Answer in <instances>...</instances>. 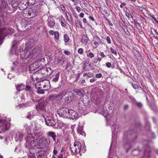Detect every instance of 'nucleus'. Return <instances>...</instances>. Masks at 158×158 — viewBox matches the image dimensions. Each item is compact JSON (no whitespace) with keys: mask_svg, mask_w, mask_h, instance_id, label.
<instances>
[{"mask_svg":"<svg viewBox=\"0 0 158 158\" xmlns=\"http://www.w3.org/2000/svg\"><path fill=\"white\" fill-rule=\"evenodd\" d=\"M20 52H24L21 55V62L22 63L26 64L36 58L40 54L41 50L40 47L33 48L30 44H27L23 49L21 47L19 48Z\"/></svg>","mask_w":158,"mask_h":158,"instance_id":"f257e3e1","label":"nucleus"},{"mask_svg":"<svg viewBox=\"0 0 158 158\" xmlns=\"http://www.w3.org/2000/svg\"><path fill=\"white\" fill-rule=\"evenodd\" d=\"M20 52H24L21 55V62L22 63L26 64L36 58L40 54L41 50L40 47L33 48L30 44H27L23 49L21 47L19 48Z\"/></svg>","mask_w":158,"mask_h":158,"instance_id":"f03ea898","label":"nucleus"},{"mask_svg":"<svg viewBox=\"0 0 158 158\" xmlns=\"http://www.w3.org/2000/svg\"><path fill=\"white\" fill-rule=\"evenodd\" d=\"M38 9L37 6H34L29 8L27 11L24 12L23 15L26 18H34L38 14Z\"/></svg>","mask_w":158,"mask_h":158,"instance_id":"7ed1b4c3","label":"nucleus"},{"mask_svg":"<svg viewBox=\"0 0 158 158\" xmlns=\"http://www.w3.org/2000/svg\"><path fill=\"white\" fill-rule=\"evenodd\" d=\"M2 6L1 10H0V16L3 17L4 16V13L2 11L9 13H11L15 11L11 6H8L7 2L2 1Z\"/></svg>","mask_w":158,"mask_h":158,"instance_id":"20e7f679","label":"nucleus"},{"mask_svg":"<svg viewBox=\"0 0 158 158\" xmlns=\"http://www.w3.org/2000/svg\"><path fill=\"white\" fill-rule=\"evenodd\" d=\"M134 132L131 130L125 131L124 132L123 136V140L125 142V144L124 145V148L126 149V152H127L131 148V144L129 142H126L130 138L131 135L133 134Z\"/></svg>","mask_w":158,"mask_h":158,"instance_id":"39448f33","label":"nucleus"},{"mask_svg":"<svg viewBox=\"0 0 158 158\" xmlns=\"http://www.w3.org/2000/svg\"><path fill=\"white\" fill-rule=\"evenodd\" d=\"M14 29L7 28L6 29H0V45L2 43V40L7 35H11L14 32Z\"/></svg>","mask_w":158,"mask_h":158,"instance_id":"423d86ee","label":"nucleus"},{"mask_svg":"<svg viewBox=\"0 0 158 158\" xmlns=\"http://www.w3.org/2000/svg\"><path fill=\"white\" fill-rule=\"evenodd\" d=\"M50 70V68H48V69H43L39 70L38 71H36L32 75V79L33 81H41V79L42 78L40 77V73L42 74L43 73L44 74L46 73L45 72H48V70Z\"/></svg>","mask_w":158,"mask_h":158,"instance_id":"0eeeda50","label":"nucleus"},{"mask_svg":"<svg viewBox=\"0 0 158 158\" xmlns=\"http://www.w3.org/2000/svg\"><path fill=\"white\" fill-rule=\"evenodd\" d=\"M38 139L39 143L37 146L39 148V149H43L44 148H48L49 144L50 143L49 139L45 138H42Z\"/></svg>","mask_w":158,"mask_h":158,"instance_id":"6e6552de","label":"nucleus"},{"mask_svg":"<svg viewBox=\"0 0 158 158\" xmlns=\"http://www.w3.org/2000/svg\"><path fill=\"white\" fill-rule=\"evenodd\" d=\"M74 94L71 92L66 93L61 97L62 101L65 104L69 103L74 98Z\"/></svg>","mask_w":158,"mask_h":158,"instance_id":"1a4fd4ad","label":"nucleus"},{"mask_svg":"<svg viewBox=\"0 0 158 158\" xmlns=\"http://www.w3.org/2000/svg\"><path fill=\"white\" fill-rule=\"evenodd\" d=\"M81 148V144L79 141L74 142L73 145L71 148L72 152L75 154H77L80 152Z\"/></svg>","mask_w":158,"mask_h":158,"instance_id":"9d476101","label":"nucleus"},{"mask_svg":"<svg viewBox=\"0 0 158 158\" xmlns=\"http://www.w3.org/2000/svg\"><path fill=\"white\" fill-rule=\"evenodd\" d=\"M69 110L66 107L60 108L57 111L58 114L61 117L67 118Z\"/></svg>","mask_w":158,"mask_h":158,"instance_id":"9b49d317","label":"nucleus"},{"mask_svg":"<svg viewBox=\"0 0 158 158\" xmlns=\"http://www.w3.org/2000/svg\"><path fill=\"white\" fill-rule=\"evenodd\" d=\"M78 115L77 112L72 109H69L67 118L72 120L77 119Z\"/></svg>","mask_w":158,"mask_h":158,"instance_id":"f8f14e48","label":"nucleus"},{"mask_svg":"<svg viewBox=\"0 0 158 158\" xmlns=\"http://www.w3.org/2000/svg\"><path fill=\"white\" fill-rule=\"evenodd\" d=\"M8 129L6 121L0 119V133L4 132Z\"/></svg>","mask_w":158,"mask_h":158,"instance_id":"ddd939ff","label":"nucleus"},{"mask_svg":"<svg viewBox=\"0 0 158 158\" xmlns=\"http://www.w3.org/2000/svg\"><path fill=\"white\" fill-rule=\"evenodd\" d=\"M90 102V100L88 98L81 97L79 99L78 104H82L87 106Z\"/></svg>","mask_w":158,"mask_h":158,"instance_id":"4468645a","label":"nucleus"},{"mask_svg":"<svg viewBox=\"0 0 158 158\" xmlns=\"http://www.w3.org/2000/svg\"><path fill=\"white\" fill-rule=\"evenodd\" d=\"M46 124L49 126H52L56 123V121L51 117H47L45 119Z\"/></svg>","mask_w":158,"mask_h":158,"instance_id":"2eb2a0df","label":"nucleus"},{"mask_svg":"<svg viewBox=\"0 0 158 158\" xmlns=\"http://www.w3.org/2000/svg\"><path fill=\"white\" fill-rule=\"evenodd\" d=\"M27 0H21L18 7L20 10H24L27 8L28 6Z\"/></svg>","mask_w":158,"mask_h":158,"instance_id":"dca6fc26","label":"nucleus"},{"mask_svg":"<svg viewBox=\"0 0 158 158\" xmlns=\"http://www.w3.org/2000/svg\"><path fill=\"white\" fill-rule=\"evenodd\" d=\"M92 41L94 42V44L95 47H97L100 44L102 43V41L100 38L98 36H95L93 37Z\"/></svg>","mask_w":158,"mask_h":158,"instance_id":"f3484780","label":"nucleus"},{"mask_svg":"<svg viewBox=\"0 0 158 158\" xmlns=\"http://www.w3.org/2000/svg\"><path fill=\"white\" fill-rule=\"evenodd\" d=\"M38 139L33 140L31 141L30 143V146L32 148L35 149L36 148L39 149V148L38 147L39 142H38Z\"/></svg>","mask_w":158,"mask_h":158,"instance_id":"a211bd4d","label":"nucleus"},{"mask_svg":"<svg viewBox=\"0 0 158 158\" xmlns=\"http://www.w3.org/2000/svg\"><path fill=\"white\" fill-rule=\"evenodd\" d=\"M47 103L45 102H42L39 103L38 106H36V108L37 110L39 111L40 110H44L45 107Z\"/></svg>","mask_w":158,"mask_h":158,"instance_id":"6ab92c4d","label":"nucleus"},{"mask_svg":"<svg viewBox=\"0 0 158 158\" xmlns=\"http://www.w3.org/2000/svg\"><path fill=\"white\" fill-rule=\"evenodd\" d=\"M47 22L48 26L51 27H53L55 24L54 19L50 16L48 17Z\"/></svg>","mask_w":158,"mask_h":158,"instance_id":"aec40b11","label":"nucleus"},{"mask_svg":"<svg viewBox=\"0 0 158 158\" xmlns=\"http://www.w3.org/2000/svg\"><path fill=\"white\" fill-rule=\"evenodd\" d=\"M65 15L69 22L70 24L73 25V20L71 15L67 11H66L65 12Z\"/></svg>","mask_w":158,"mask_h":158,"instance_id":"412c9836","label":"nucleus"},{"mask_svg":"<svg viewBox=\"0 0 158 158\" xmlns=\"http://www.w3.org/2000/svg\"><path fill=\"white\" fill-rule=\"evenodd\" d=\"M24 135L23 133L19 132H17L15 135L16 141H18L20 140L21 141L23 139V138Z\"/></svg>","mask_w":158,"mask_h":158,"instance_id":"4be33fe9","label":"nucleus"},{"mask_svg":"<svg viewBox=\"0 0 158 158\" xmlns=\"http://www.w3.org/2000/svg\"><path fill=\"white\" fill-rule=\"evenodd\" d=\"M40 66L37 62H35L31 64L29 67L30 71H34L37 69Z\"/></svg>","mask_w":158,"mask_h":158,"instance_id":"5701e85b","label":"nucleus"},{"mask_svg":"<svg viewBox=\"0 0 158 158\" xmlns=\"http://www.w3.org/2000/svg\"><path fill=\"white\" fill-rule=\"evenodd\" d=\"M78 109L80 113H82L85 111L86 108V106L82 104H78Z\"/></svg>","mask_w":158,"mask_h":158,"instance_id":"b1692460","label":"nucleus"},{"mask_svg":"<svg viewBox=\"0 0 158 158\" xmlns=\"http://www.w3.org/2000/svg\"><path fill=\"white\" fill-rule=\"evenodd\" d=\"M47 135L48 137L52 138L53 141L55 142L56 141V135L55 134V133L54 132L49 131L47 132Z\"/></svg>","mask_w":158,"mask_h":158,"instance_id":"393cba45","label":"nucleus"},{"mask_svg":"<svg viewBox=\"0 0 158 158\" xmlns=\"http://www.w3.org/2000/svg\"><path fill=\"white\" fill-rule=\"evenodd\" d=\"M35 88L37 89L36 92L39 94H44V90L43 89V88L41 86H39L38 85H35Z\"/></svg>","mask_w":158,"mask_h":158,"instance_id":"a878e982","label":"nucleus"},{"mask_svg":"<svg viewBox=\"0 0 158 158\" xmlns=\"http://www.w3.org/2000/svg\"><path fill=\"white\" fill-rule=\"evenodd\" d=\"M41 84L43 85V88H45L49 85L50 81L47 79L44 80H42V81H41Z\"/></svg>","mask_w":158,"mask_h":158,"instance_id":"bb28decb","label":"nucleus"},{"mask_svg":"<svg viewBox=\"0 0 158 158\" xmlns=\"http://www.w3.org/2000/svg\"><path fill=\"white\" fill-rule=\"evenodd\" d=\"M16 89L18 91L23 90L25 89V86L22 83L18 84L15 85Z\"/></svg>","mask_w":158,"mask_h":158,"instance_id":"cd10ccee","label":"nucleus"},{"mask_svg":"<svg viewBox=\"0 0 158 158\" xmlns=\"http://www.w3.org/2000/svg\"><path fill=\"white\" fill-rule=\"evenodd\" d=\"M42 150L43 149H40V150H39L38 151V152L37 154V156L38 158H42L44 156V152Z\"/></svg>","mask_w":158,"mask_h":158,"instance_id":"c85d7f7f","label":"nucleus"},{"mask_svg":"<svg viewBox=\"0 0 158 158\" xmlns=\"http://www.w3.org/2000/svg\"><path fill=\"white\" fill-rule=\"evenodd\" d=\"M35 137L32 136V135L31 134H29L27 136L25 140L27 143H28L31 140L34 139Z\"/></svg>","mask_w":158,"mask_h":158,"instance_id":"c756f323","label":"nucleus"},{"mask_svg":"<svg viewBox=\"0 0 158 158\" xmlns=\"http://www.w3.org/2000/svg\"><path fill=\"white\" fill-rule=\"evenodd\" d=\"M75 23L76 27L77 28H82V26L81 24V22L79 20L77 19H76L75 21Z\"/></svg>","mask_w":158,"mask_h":158,"instance_id":"7c9ffc66","label":"nucleus"},{"mask_svg":"<svg viewBox=\"0 0 158 158\" xmlns=\"http://www.w3.org/2000/svg\"><path fill=\"white\" fill-rule=\"evenodd\" d=\"M60 94H59L58 95L56 94H52L49 96V99L53 101L54 100H57L58 98V96H60Z\"/></svg>","mask_w":158,"mask_h":158,"instance_id":"2f4dec72","label":"nucleus"},{"mask_svg":"<svg viewBox=\"0 0 158 158\" xmlns=\"http://www.w3.org/2000/svg\"><path fill=\"white\" fill-rule=\"evenodd\" d=\"M73 91L76 93L77 95L79 96H82L84 93V91L81 89H74Z\"/></svg>","mask_w":158,"mask_h":158,"instance_id":"473e14b6","label":"nucleus"},{"mask_svg":"<svg viewBox=\"0 0 158 158\" xmlns=\"http://www.w3.org/2000/svg\"><path fill=\"white\" fill-rule=\"evenodd\" d=\"M144 155H146L147 152L149 153L150 151V148L148 145H147L143 148L142 149Z\"/></svg>","mask_w":158,"mask_h":158,"instance_id":"72a5a7b5","label":"nucleus"},{"mask_svg":"<svg viewBox=\"0 0 158 158\" xmlns=\"http://www.w3.org/2000/svg\"><path fill=\"white\" fill-rule=\"evenodd\" d=\"M90 66V64H88L87 62H85L83 65V69L84 71H86L89 70L88 67Z\"/></svg>","mask_w":158,"mask_h":158,"instance_id":"f704fd0d","label":"nucleus"},{"mask_svg":"<svg viewBox=\"0 0 158 158\" xmlns=\"http://www.w3.org/2000/svg\"><path fill=\"white\" fill-rule=\"evenodd\" d=\"M141 150H139V149H135L132 151V154L134 156H137L138 155L140 152H141Z\"/></svg>","mask_w":158,"mask_h":158,"instance_id":"c9c22d12","label":"nucleus"},{"mask_svg":"<svg viewBox=\"0 0 158 158\" xmlns=\"http://www.w3.org/2000/svg\"><path fill=\"white\" fill-rule=\"evenodd\" d=\"M11 7L14 9V11H15L16 9H17L18 7V2H14L13 1L12 2Z\"/></svg>","mask_w":158,"mask_h":158,"instance_id":"e433bc0d","label":"nucleus"},{"mask_svg":"<svg viewBox=\"0 0 158 158\" xmlns=\"http://www.w3.org/2000/svg\"><path fill=\"white\" fill-rule=\"evenodd\" d=\"M58 150L57 148L56 147H54V149L53 152V154L52 156V158H58L57 157H56V156L57 155L58 153Z\"/></svg>","mask_w":158,"mask_h":158,"instance_id":"4c0bfd02","label":"nucleus"},{"mask_svg":"<svg viewBox=\"0 0 158 158\" xmlns=\"http://www.w3.org/2000/svg\"><path fill=\"white\" fill-rule=\"evenodd\" d=\"M43 134V132L40 131H35L33 133V135L37 137H40Z\"/></svg>","mask_w":158,"mask_h":158,"instance_id":"58836bf2","label":"nucleus"},{"mask_svg":"<svg viewBox=\"0 0 158 158\" xmlns=\"http://www.w3.org/2000/svg\"><path fill=\"white\" fill-rule=\"evenodd\" d=\"M60 73L58 72L55 75V77L53 78L52 81L55 82L58 81L60 75Z\"/></svg>","mask_w":158,"mask_h":158,"instance_id":"ea45409f","label":"nucleus"},{"mask_svg":"<svg viewBox=\"0 0 158 158\" xmlns=\"http://www.w3.org/2000/svg\"><path fill=\"white\" fill-rule=\"evenodd\" d=\"M88 38L85 35L82 36V39H81V41L82 43L84 44H86L88 42Z\"/></svg>","mask_w":158,"mask_h":158,"instance_id":"a19ab883","label":"nucleus"},{"mask_svg":"<svg viewBox=\"0 0 158 158\" xmlns=\"http://www.w3.org/2000/svg\"><path fill=\"white\" fill-rule=\"evenodd\" d=\"M117 123H114L112 125V132L114 133L115 132L116 129L118 127L117 126Z\"/></svg>","mask_w":158,"mask_h":158,"instance_id":"79ce46f5","label":"nucleus"},{"mask_svg":"<svg viewBox=\"0 0 158 158\" xmlns=\"http://www.w3.org/2000/svg\"><path fill=\"white\" fill-rule=\"evenodd\" d=\"M82 128L81 127H78L77 129V131L80 135H85L84 132L82 131Z\"/></svg>","mask_w":158,"mask_h":158,"instance_id":"37998d69","label":"nucleus"},{"mask_svg":"<svg viewBox=\"0 0 158 158\" xmlns=\"http://www.w3.org/2000/svg\"><path fill=\"white\" fill-rule=\"evenodd\" d=\"M18 46V44L17 43L15 44L14 42H13V44L11 49V51L12 52L14 51H15L16 49Z\"/></svg>","mask_w":158,"mask_h":158,"instance_id":"c03bdc74","label":"nucleus"},{"mask_svg":"<svg viewBox=\"0 0 158 158\" xmlns=\"http://www.w3.org/2000/svg\"><path fill=\"white\" fill-rule=\"evenodd\" d=\"M27 3L28 5L31 6L33 5L35 3V0H27Z\"/></svg>","mask_w":158,"mask_h":158,"instance_id":"a18cd8bd","label":"nucleus"},{"mask_svg":"<svg viewBox=\"0 0 158 158\" xmlns=\"http://www.w3.org/2000/svg\"><path fill=\"white\" fill-rule=\"evenodd\" d=\"M64 41L65 43L67 42L69 40V38L68 35L65 34L64 35Z\"/></svg>","mask_w":158,"mask_h":158,"instance_id":"49530a36","label":"nucleus"},{"mask_svg":"<svg viewBox=\"0 0 158 158\" xmlns=\"http://www.w3.org/2000/svg\"><path fill=\"white\" fill-rule=\"evenodd\" d=\"M54 35L55 39L56 40H58L59 37V32L57 31H55Z\"/></svg>","mask_w":158,"mask_h":158,"instance_id":"de8ad7c7","label":"nucleus"},{"mask_svg":"<svg viewBox=\"0 0 158 158\" xmlns=\"http://www.w3.org/2000/svg\"><path fill=\"white\" fill-rule=\"evenodd\" d=\"M136 8L137 9H139L142 12H143V10H146V9L142 6H136Z\"/></svg>","mask_w":158,"mask_h":158,"instance_id":"09e8293b","label":"nucleus"},{"mask_svg":"<svg viewBox=\"0 0 158 158\" xmlns=\"http://www.w3.org/2000/svg\"><path fill=\"white\" fill-rule=\"evenodd\" d=\"M61 25L64 27H65L66 26V23L65 22H63V20H64V19L63 17H61Z\"/></svg>","mask_w":158,"mask_h":158,"instance_id":"8fccbe9b","label":"nucleus"},{"mask_svg":"<svg viewBox=\"0 0 158 158\" xmlns=\"http://www.w3.org/2000/svg\"><path fill=\"white\" fill-rule=\"evenodd\" d=\"M131 85H132L133 88L134 89H136L138 88L139 86L136 82H135L134 83H132L131 84Z\"/></svg>","mask_w":158,"mask_h":158,"instance_id":"3c124183","label":"nucleus"},{"mask_svg":"<svg viewBox=\"0 0 158 158\" xmlns=\"http://www.w3.org/2000/svg\"><path fill=\"white\" fill-rule=\"evenodd\" d=\"M87 56L89 58H92L94 56V54L92 52H90L89 54L87 55Z\"/></svg>","mask_w":158,"mask_h":158,"instance_id":"603ef678","label":"nucleus"},{"mask_svg":"<svg viewBox=\"0 0 158 158\" xmlns=\"http://www.w3.org/2000/svg\"><path fill=\"white\" fill-rule=\"evenodd\" d=\"M106 40L107 41V42L108 44H110L111 43L110 39V36H107L106 38Z\"/></svg>","mask_w":158,"mask_h":158,"instance_id":"864d4df0","label":"nucleus"},{"mask_svg":"<svg viewBox=\"0 0 158 158\" xmlns=\"http://www.w3.org/2000/svg\"><path fill=\"white\" fill-rule=\"evenodd\" d=\"M83 52H84L82 48H79L78 50V51H77V52H78V53L81 55L83 54Z\"/></svg>","mask_w":158,"mask_h":158,"instance_id":"5fc2aeb1","label":"nucleus"},{"mask_svg":"<svg viewBox=\"0 0 158 158\" xmlns=\"http://www.w3.org/2000/svg\"><path fill=\"white\" fill-rule=\"evenodd\" d=\"M37 61L40 62H44L45 60V59L44 57H41L39 59H37Z\"/></svg>","mask_w":158,"mask_h":158,"instance_id":"6e6d98bb","label":"nucleus"},{"mask_svg":"<svg viewBox=\"0 0 158 158\" xmlns=\"http://www.w3.org/2000/svg\"><path fill=\"white\" fill-rule=\"evenodd\" d=\"M79 83H80V85H85V81L84 79L82 80H81V81H80Z\"/></svg>","mask_w":158,"mask_h":158,"instance_id":"4d7b16f0","label":"nucleus"},{"mask_svg":"<svg viewBox=\"0 0 158 158\" xmlns=\"http://www.w3.org/2000/svg\"><path fill=\"white\" fill-rule=\"evenodd\" d=\"M64 153H60L57 156L58 158H63Z\"/></svg>","mask_w":158,"mask_h":158,"instance_id":"13d9d810","label":"nucleus"},{"mask_svg":"<svg viewBox=\"0 0 158 158\" xmlns=\"http://www.w3.org/2000/svg\"><path fill=\"white\" fill-rule=\"evenodd\" d=\"M60 7L61 8V10L63 11L64 12L65 11V7L63 5H60Z\"/></svg>","mask_w":158,"mask_h":158,"instance_id":"bf43d9fd","label":"nucleus"},{"mask_svg":"<svg viewBox=\"0 0 158 158\" xmlns=\"http://www.w3.org/2000/svg\"><path fill=\"white\" fill-rule=\"evenodd\" d=\"M75 9H76L77 11L78 12H80L82 9L80 7L77 6H76L75 7Z\"/></svg>","mask_w":158,"mask_h":158,"instance_id":"052dcab7","label":"nucleus"},{"mask_svg":"<svg viewBox=\"0 0 158 158\" xmlns=\"http://www.w3.org/2000/svg\"><path fill=\"white\" fill-rule=\"evenodd\" d=\"M74 17L76 19H78V16L77 13L75 11L72 13Z\"/></svg>","mask_w":158,"mask_h":158,"instance_id":"680f3d73","label":"nucleus"},{"mask_svg":"<svg viewBox=\"0 0 158 158\" xmlns=\"http://www.w3.org/2000/svg\"><path fill=\"white\" fill-rule=\"evenodd\" d=\"M136 105L139 107L140 108L142 107L143 105L140 102H136Z\"/></svg>","mask_w":158,"mask_h":158,"instance_id":"e2e57ef3","label":"nucleus"},{"mask_svg":"<svg viewBox=\"0 0 158 158\" xmlns=\"http://www.w3.org/2000/svg\"><path fill=\"white\" fill-rule=\"evenodd\" d=\"M42 78L41 79V81H38V82H39L37 84H36V85H38L39 86H41L43 87V88H43V85L41 84V81H42Z\"/></svg>","mask_w":158,"mask_h":158,"instance_id":"0e129e2a","label":"nucleus"},{"mask_svg":"<svg viewBox=\"0 0 158 158\" xmlns=\"http://www.w3.org/2000/svg\"><path fill=\"white\" fill-rule=\"evenodd\" d=\"M110 50L111 52L113 53V54H116L117 53V52L113 48H110Z\"/></svg>","mask_w":158,"mask_h":158,"instance_id":"69168bd1","label":"nucleus"},{"mask_svg":"<svg viewBox=\"0 0 158 158\" xmlns=\"http://www.w3.org/2000/svg\"><path fill=\"white\" fill-rule=\"evenodd\" d=\"M136 26L137 27V28L138 29H140L141 28V25H140V24L139 23H138L136 24Z\"/></svg>","mask_w":158,"mask_h":158,"instance_id":"338daca9","label":"nucleus"},{"mask_svg":"<svg viewBox=\"0 0 158 158\" xmlns=\"http://www.w3.org/2000/svg\"><path fill=\"white\" fill-rule=\"evenodd\" d=\"M111 63L110 62H107L106 63V66L108 68H110L111 66Z\"/></svg>","mask_w":158,"mask_h":158,"instance_id":"774afa93","label":"nucleus"}]
</instances>
